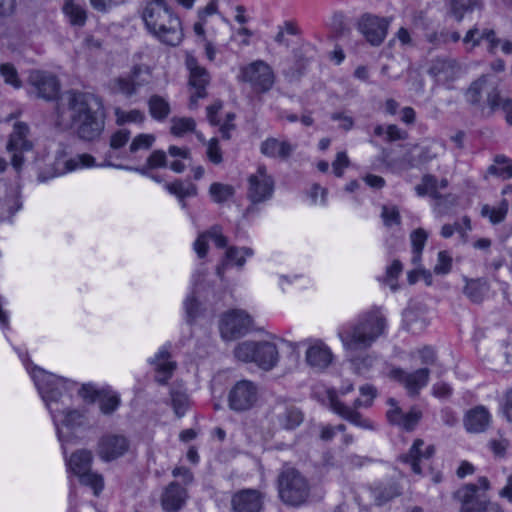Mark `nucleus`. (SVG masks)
I'll use <instances>...</instances> for the list:
<instances>
[{
    "mask_svg": "<svg viewBox=\"0 0 512 512\" xmlns=\"http://www.w3.org/2000/svg\"><path fill=\"white\" fill-rule=\"evenodd\" d=\"M278 493L287 505L299 506L310 494L308 480L295 468H284L278 476Z\"/></svg>",
    "mask_w": 512,
    "mask_h": 512,
    "instance_id": "nucleus-10",
    "label": "nucleus"
},
{
    "mask_svg": "<svg viewBox=\"0 0 512 512\" xmlns=\"http://www.w3.org/2000/svg\"><path fill=\"white\" fill-rule=\"evenodd\" d=\"M464 97L483 117L489 118L497 111L499 89L489 82L487 75H482L470 84Z\"/></svg>",
    "mask_w": 512,
    "mask_h": 512,
    "instance_id": "nucleus-9",
    "label": "nucleus"
},
{
    "mask_svg": "<svg viewBox=\"0 0 512 512\" xmlns=\"http://www.w3.org/2000/svg\"><path fill=\"white\" fill-rule=\"evenodd\" d=\"M381 218L386 227L400 225L401 223V216L396 206L383 205Z\"/></svg>",
    "mask_w": 512,
    "mask_h": 512,
    "instance_id": "nucleus-61",
    "label": "nucleus"
},
{
    "mask_svg": "<svg viewBox=\"0 0 512 512\" xmlns=\"http://www.w3.org/2000/svg\"><path fill=\"white\" fill-rule=\"evenodd\" d=\"M155 142L153 134H139L131 142L129 146V153L136 154L140 150H149Z\"/></svg>",
    "mask_w": 512,
    "mask_h": 512,
    "instance_id": "nucleus-57",
    "label": "nucleus"
},
{
    "mask_svg": "<svg viewBox=\"0 0 512 512\" xmlns=\"http://www.w3.org/2000/svg\"><path fill=\"white\" fill-rule=\"evenodd\" d=\"M487 172L502 179H510L512 178V164L505 156L498 155L495 157L494 164L488 167Z\"/></svg>",
    "mask_w": 512,
    "mask_h": 512,
    "instance_id": "nucleus-44",
    "label": "nucleus"
},
{
    "mask_svg": "<svg viewBox=\"0 0 512 512\" xmlns=\"http://www.w3.org/2000/svg\"><path fill=\"white\" fill-rule=\"evenodd\" d=\"M295 150V146L289 141H280L274 137H268L260 144V152L269 158L288 159Z\"/></svg>",
    "mask_w": 512,
    "mask_h": 512,
    "instance_id": "nucleus-31",
    "label": "nucleus"
},
{
    "mask_svg": "<svg viewBox=\"0 0 512 512\" xmlns=\"http://www.w3.org/2000/svg\"><path fill=\"white\" fill-rule=\"evenodd\" d=\"M131 137L130 130L126 128H120L112 133L110 137V148L112 150H118L124 147Z\"/></svg>",
    "mask_w": 512,
    "mask_h": 512,
    "instance_id": "nucleus-63",
    "label": "nucleus"
},
{
    "mask_svg": "<svg viewBox=\"0 0 512 512\" xmlns=\"http://www.w3.org/2000/svg\"><path fill=\"white\" fill-rule=\"evenodd\" d=\"M253 255L254 250L250 247H228L222 263L216 268V274L223 280L225 270L228 267L235 266L238 270H242L245 266L246 258H250Z\"/></svg>",
    "mask_w": 512,
    "mask_h": 512,
    "instance_id": "nucleus-27",
    "label": "nucleus"
},
{
    "mask_svg": "<svg viewBox=\"0 0 512 512\" xmlns=\"http://www.w3.org/2000/svg\"><path fill=\"white\" fill-rule=\"evenodd\" d=\"M403 265L402 263L395 259L387 268L386 273L383 278V281L386 285L390 287V289L395 292L398 290V277L402 273Z\"/></svg>",
    "mask_w": 512,
    "mask_h": 512,
    "instance_id": "nucleus-52",
    "label": "nucleus"
},
{
    "mask_svg": "<svg viewBox=\"0 0 512 512\" xmlns=\"http://www.w3.org/2000/svg\"><path fill=\"white\" fill-rule=\"evenodd\" d=\"M142 19L148 31L161 43L177 46L182 42L181 21L166 0L149 1L143 10Z\"/></svg>",
    "mask_w": 512,
    "mask_h": 512,
    "instance_id": "nucleus-4",
    "label": "nucleus"
},
{
    "mask_svg": "<svg viewBox=\"0 0 512 512\" xmlns=\"http://www.w3.org/2000/svg\"><path fill=\"white\" fill-rule=\"evenodd\" d=\"M452 256L446 250L439 251L437 256V263L434 266V273L437 275H446L452 268Z\"/></svg>",
    "mask_w": 512,
    "mask_h": 512,
    "instance_id": "nucleus-60",
    "label": "nucleus"
},
{
    "mask_svg": "<svg viewBox=\"0 0 512 512\" xmlns=\"http://www.w3.org/2000/svg\"><path fill=\"white\" fill-rule=\"evenodd\" d=\"M129 448L130 441L126 436L106 433L99 438L96 452L101 460L110 462L124 456Z\"/></svg>",
    "mask_w": 512,
    "mask_h": 512,
    "instance_id": "nucleus-18",
    "label": "nucleus"
},
{
    "mask_svg": "<svg viewBox=\"0 0 512 512\" xmlns=\"http://www.w3.org/2000/svg\"><path fill=\"white\" fill-rule=\"evenodd\" d=\"M113 89L126 97H132L138 92L129 73L115 78L113 80Z\"/></svg>",
    "mask_w": 512,
    "mask_h": 512,
    "instance_id": "nucleus-50",
    "label": "nucleus"
},
{
    "mask_svg": "<svg viewBox=\"0 0 512 512\" xmlns=\"http://www.w3.org/2000/svg\"><path fill=\"white\" fill-rule=\"evenodd\" d=\"M359 392L361 397L355 399L352 406L346 405L335 394H329L330 408L334 413L351 424L365 430H374V423L370 419L363 417L358 410L360 408H369L373 405L374 399L378 395L377 388L372 384H364L359 388Z\"/></svg>",
    "mask_w": 512,
    "mask_h": 512,
    "instance_id": "nucleus-5",
    "label": "nucleus"
},
{
    "mask_svg": "<svg viewBox=\"0 0 512 512\" xmlns=\"http://www.w3.org/2000/svg\"><path fill=\"white\" fill-rule=\"evenodd\" d=\"M14 350L16 351V353L18 354L19 358L21 359L23 365L25 366L27 372L29 373L30 377L32 378L33 382H34V385L35 387L37 388V382H36V377L40 376L41 373L42 374H46V375H50V376H56L55 374L53 373H50L46 370H44L43 368L37 366V365H34L33 362L31 361L30 357H29V354L26 350H22L20 348H17L15 347Z\"/></svg>",
    "mask_w": 512,
    "mask_h": 512,
    "instance_id": "nucleus-48",
    "label": "nucleus"
},
{
    "mask_svg": "<svg viewBox=\"0 0 512 512\" xmlns=\"http://www.w3.org/2000/svg\"><path fill=\"white\" fill-rule=\"evenodd\" d=\"M508 208L509 202L506 199H503L500 205L496 208H491L488 205L483 206L482 215L488 216L493 224H498L505 219Z\"/></svg>",
    "mask_w": 512,
    "mask_h": 512,
    "instance_id": "nucleus-51",
    "label": "nucleus"
},
{
    "mask_svg": "<svg viewBox=\"0 0 512 512\" xmlns=\"http://www.w3.org/2000/svg\"><path fill=\"white\" fill-rule=\"evenodd\" d=\"M375 361L376 355L370 353L353 357L350 360V364L352 366L353 372L356 375L364 376L371 370Z\"/></svg>",
    "mask_w": 512,
    "mask_h": 512,
    "instance_id": "nucleus-46",
    "label": "nucleus"
},
{
    "mask_svg": "<svg viewBox=\"0 0 512 512\" xmlns=\"http://www.w3.org/2000/svg\"><path fill=\"white\" fill-rule=\"evenodd\" d=\"M170 401L175 415L178 418L183 417L190 406V399L186 391L181 387H172L170 389Z\"/></svg>",
    "mask_w": 512,
    "mask_h": 512,
    "instance_id": "nucleus-41",
    "label": "nucleus"
},
{
    "mask_svg": "<svg viewBox=\"0 0 512 512\" xmlns=\"http://www.w3.org/2000/svg\"><path fill=\"white\" fill-rule=\"evenodd\" d=\"M36 379L37 391L49 410L57 438L65 453L66 445L77 441L76 431L90 428L88 410L86 408L60 409V405L64 404V398H72L74 390L77 388L76 381L42 373Z\"/></svg>",
    "mask_w": 512,
    "mask_h": 512,
    "instance_id": "nucleus-1",
    "label": "nucleus"
},
{
    "mask_svg": "<svg viewBox=\"0 0 512 512\" xmlns=\"http://www.w3.org/2000/svg\"><path fill=\"white\" fill-rule=\"evenodd\" d=\"M387 404L390 406L386 412L388 422L406 431L414 430L422 418V412L416 407H412L407 413L403 412L394 398H389Z\"/></svg>",
    "mask_w": 512,
    "mask_h": 512,
    "instance_id": "nucleus-23",
    "label": "nucleus"
},
{
    "mask_svg": "<svg viewBox=\"0 0 512 512\" xmlns=\"http://www.w3.org/2000/svg\"><path fill=\"white\" fill-rule=\"evenodd\" d=\"M253 325L252 317L244 310L233 309L221 317L219 330L225 340H232L247 334Z\"/></svg>",
    "mask_w": 512,
    "mask_h": 512,
    "instance_id": "nucleus-13",
    "label": "nucleus"
},
{
    "mask_svg": "<svg viewBox=\"0 0 512 512\" xmlns=\"http://www.w3.org/2000/svg\"><path fill=\"white\" fill-rule=\"evenodd\" d=\"M371 494L377 506H382L387 502L402 494L400 485L395 481L380 482L371 488Z\"/></svg>",
    "mask_w": 512,
    "mask_h": 512,
    "instance_id": "nucleus-36",
    "label": "nucleus"
},
{
    "mask_svg": "<svg viewBox=\"0 0 512 512\" xmlns=\"http://www.w3.org/2000/svg\"><path fill=\"white\" fill-rule=\"evenodd\" d=\"M430 370L420 368L414 372H406L401 368H394L391 371V377L401 383L408 391L410 396H415L428 383Z\"/></svg>",
    "mask_w": 512,
    "mask_h": 512,
    "instance_id": "nucleus-24",
    "label": "nucleus"
},
{
    "mask_svg": "<svg viewBox=\"0 0 512 512\" xmlns=\"http://www.w3.org/2000/svg\"><path fill=\"white\" fill-rule=\"evenodd\" d=\"M390 19L369 13L363 14L357 21V28L373 46H379L386 38Z\"/></svg>",
    "mask_w": 512,
    "mask_h": 512,
    "instance_id": "nucleus-16",
    "label": "nucleus"
},
{
    "mask_svg": "<svg viewBox=\"0 0 512 512\" xmlns=\"http://www.w3.org/2000/svg\"><path fill=\"white\" fill-rule=\"evenodd\" d=\"M148 108L151 117L159 122L165 121L171 112L169 102L159 95H152L149 98Z\"/></svg>",
    "mask_w": 512,
    "mask_h": 512,
    "instance_id": "nucleus-40",
    "label": "nucleus"
},
{
    "mask_svg": "<svg viewBox=\"0 0 512 512\" xmlns=\"http://www.w3.org/2000/svg\"><path fill=\"white\" fill-rule=\"evenodd\" d=\"M331 27L337 37H343L350 31L349 22L342 12L334 13L331 20Z\"/></svg>",
    "mask_w": 512,
    "mask_h": 512,
    "instance_id": "nucleus-62",
    "label": "nucleus"
},
{
    "mask_svg": "<svg viewBox=\"0 0 512 512\" xmlns=\"http://www.w3.org/2000/svg\"><path fill=\"white\" fill-rule=\"evenodd\" d=\"M165 189L172 195H175L179 202H183L186 197H194L198 193L197 186L193 183L184 184L181 180L173 183H166Z\"/></svg>",
    "mask_w": 512,
    "mask_h": 512,
    "instance_id": "nucleus-42",
    "label": "nucleus"
},
{
    "mask_svg": "<svg viewBox=\"0 0 512 512\" xmlns=\"http://www.w3.org/2000/svg\"><path fill=\"white\" fill-rule=\"evenodd\" d=\"M387 330L388 320L382 308L372 306L340 326L337 336L345 351L362 352L370 349L380 338L385 337Z\"/></svg>",
    "mask_w": 512,
    "mask_h": 512,
    "instance_id": "nucleus-2",
    "label": "nucleus"
},
{
    "mask_svg": "<svg viewBox=\"0 0 512 512\" xmlns=\"http://www.w3.org/2000/svg\"><path fill=\"white\" fill-rule=\"evenodd\" d=\"M482 7V0H449L448 14L457 22H461L466 14Z\"/></svg>",
    "mask_w": 512,
    "mask_h": 512,
    "instance_id": "nucleus-37",
    "label": "nucleus"
},
{
    "mask_svg": "<svg viewBox=\"0 0 512 512\" xmlns=\"http://www.w3.org/2000/svg\"><path fill=\"white\" fill-rule=\"evenodd\" d=\"M97 402L100 412L105 416H110L120 407L121 398L110 386H105L101 388Z\"/></svg>",
    "mask_w": 512,
    "mask_h": 512,
    "instance_id": "nucleus-38",
    "label": "nucleus"
},
{
    "mask_svg": "<svg viewBox=\"0 0 512 512\" xmlns=\"http://www.w3.org/2000/svg\"><path fill=\"white\" fill-rule=\"evenodd\" d=\"M28 83L32 87V92L38 98L46 101L57 99L60 92V82L58 78L47 71L32 70L28 76Z\"/></svg>",
    "mask_w": 512,
    "mask_h": 512,
    "instance_id": "nucleus-17",
    "label": "nucleus"
},
{
    "mask_svg": "<svg viewBox=\"0 0 512 512\" xmlns=\"http://www.w3.org/2000/svg\"><path fill=\"white\" fill-rule=\"evenodd\" d=\"M186 67L189 70V85L195 90L190 96V107H193L197 105L199 99L207 96L206 88L210 83V74L191 55L186 58Z\"/></svg>",
    "mask_w": 512,
    "mask_h": 512,
    "instance_id": "nucleus-19",
    "label": "nucleus"
},
{
    "mask_svg": "<svg viewBox=\"0 0 512 512\" xmlns=\"http://www.w3.org/2000/svg\"><path fill=\"white\" fill-rule=\"evenodd\" d=\"M0 75L3 77L5 83L18 89L21 87V80L19 79L17 69L11 63H2L0 65Z\"/></svg>",
    "mask_w": 512,
    "mask_h": 512,
    "instance_id": "nucleus-58",
    "label": "nucleus"
},
{
    "mask_svg": "<svg viewBox=\"0 0 512 512\" xmlns=\"http://www.w3.org/2000/svg\"><path fill=\"white\" fill-rule=\"evenodd\" d=\"M241 78L249 83L257 93H266L274 85L275 75L272 68L264 61L257 60L241 68Z\"/></svg>",
    "mask_w": 512,
    "mask_h": 512,
    "instance_id": "nucleus-11",
    "label": "nucleus"
},
{
    "mask_svg": "<svg viewBox=\"0 0 512 512\" xmlns=\"http://www.w3.org/2000/svg\"><path fill=\"white\" fill-rule=\"evenodd\" d=\"M490 420L489 411L484 406H477L466 413L464 426L468 432L480 433L488 428Z\"/></svg>",
    "mask_w": 512,
    "mask_h": 512,
    "instance_id": "nucleus-33",
    "label": "nucleus"
},
{
    "mask_svg": "<svg viewBox=\"0 0 512 512\" xmlns=\"http://www.w3.org/2000/svg\"><path fill=\"white\" fill-rule=\"evenodd\" d=\"M265 495L253 488H244L235 492L231 497L233 512H262Z\"/></svg>",
    "mask_w": 512,
    "mask_h": 512,
    "instance_id": "nucleus-21",
    "label": "nucleus"
},
{
    "mask_svg": "<svg viewBox=\"0 0 512 512\" xmlns=\"http://www.w3.org/2000/svg\"><path fill=\"white\" fill-rule=\"evenodd\" d=\"M63 100L78 137L88 142L99 139L105 127L100 99L87 92L69 90L64 94Z\"/></svg>",
    "mask_w": 512,
    "mask_h": 512,
    "instance_id": "nucleus-3",
    "label": "nucleus"
},
{
    "mask_svg": "<svg viewBox=\"0 0 512 512\" xmlns=\"http://www.w3.org/2000/svg\"><path fill=\"white\" fill-rule=\"evenodd\" d=\"M234 356L241 362L254 363L264 371L272 370L279 361L278 348L270 341H242L236 345Z\"/></svg>",
    "mask_w": 512,
    "mask_h": 512,
    "instance_id": "nucleus-8",
    "label": "nucleus"
},
{
    "mask_svg": "<svg viewBox=\"0 0 512 512\" xmlns=\"http://www.w3.org/2000/svg\"><path fill=\"white\" fill-rule=\"evenodd\" d=\"M93 166H95V158L90 154H79L69 159H66L63 155H59L53 162V174L51 177L61 176L78 169Z\"/></svg>",
    "mask_w": 512,
    "mask_h": 512,
    "instance_id": "nucleus-26",
    "label": "nucleus"
},
{
    "mask_svg": "<svg viewBox=\"0 0 512 512\" xmlns=\"http://www.w3.org/2000/svg\"><path fill=\"white\" fill-rule=\"evenodd\" d=\"M427 238H428V234L422 228H418L411 233L410 239H411L412 254H413L412 262L414 264H418L420 262L422 251L426 244Z\"/></svg>",
    "mask_w": 512,
    "mask_h": 512,
    "instance_id": "nucleus-45",
    "label": "nucleus"
},
{
    "mask_svg": "<svg viewBox=\"0 0 512 512\" xmlns=\"http://www.w3.org/2000/svg\"><path fill=\"white\" fill-rule=\"evenodd\" d=\"M433 199L435 200V208L434 209H435L436 213L441 216L451 213L453 211L454 207H456V205L458 203V198L454 194H446V195H442L441 193L434 194Z\"/></svg>",
    "mask_w": 512,
    "mask_h": 512,
    "instance_id": "nucleus-49",
    "label": "nucleus"
},
{
    "mask_svg": "<svg viewBox=\"0 0 512 512\" xmlns=\"http://www.w3.org/2000/svg\"><path fill=\"white\" fill-rule=\"evenodd\" d=\"M465 285L462 289L463 294L475 304H480L484 301L487 296L490 285L486 278H468L467 276L462 277Z\"/></svg>",
    "mask_w": 512,
    "mask_h": 512,
    "instance_id": "nucleus-32",
    "label": "nucleus"
},
{
    "mask_svg": "<svg viewBox=\"0 0 512 512\" xmlns=\"http://www.w3.org/2000/svg\"><path fill=\"white\" fill-rule=\"evenodd\" d=\"M63 454L68 471H71L77 477L91 470L93 455L90 450L79 449L73 452L70 457H67L66 452H63Z\"/></svg>",
    "mask_w": 512,
    "mask_h": 512,
    "instance_id": "nucleus-34",
    "label": "nucleus"
},
{
    "mask_svg": "<svg viewBox=\"0 0 512 512\" xmlns=\"http://www.w3.org/2000/svg\"><path fill=\"white\" fill-rule=\"evenodd\" d=\"M312 50L313 47L310 44H305L299 50L295 51V64L290 69V71L287 72V75L291 76L292 78H300L305 73L307 66L312 58L311 56L307 55Z\"/></svg>",
    "mask_w": 512,
    "mask_h": 512,
    "instance_id": "nucleus-39",
    "label": "nucleus"
},
{
    "mask_svg": "<svg viewBox=\"0 0 512 512\" xmlns=\"http://www.w3.org/2000/svg\"><path fill=\"white\" fill-rule=\"evenodd\" d=\"M304 419L302 411L292 403L277 402L270 412V423L275 429L294 430Z\"/></svg>",
    "mask_w": 512,
    "mask_h": 512,
    "instance_id": "nucleus-15",
    "label": "nucleus"
},
{
    "mask_svg": "<svg viewBox=\"0 0 512 512\" xmlns=\"http://www.w3.org/2000/svg\"><path fill=\"white\" fill-rule=\"evenodd\" d=\"M28 134L29 126L24 122H16L6 146L7 151L12 154L11 164L17 172L24 163L22 153L33 148L32 142L27 139Z\"/></svg>",
    "mask_w": 512,
    "mask_h": 512,
    "instance_id": "nucleus-14",
    "label": "nucleus"
},
{
    "mask_svg": "<svg viewBox=\"0 0 512 512\" xmlns=\"http://www.w3.org/2000/svg\"><path fill=\"white\" fill-rule=\"evenodd\" d=\"M78 478L82 485L88 486L93 490L95 496H98L104 488L103 477L91 470L82 474Z\"/></svg>",
    "mask_w": 512,
    "mask_h": 512,
    "instance_id": "nucleus-53",
    "label": "nucleus"
},
{
    "mask_svg": "<svg viewBox=\"0 0 512 512\" xmlns=\"http://www.w3.org/2000/svg\"><path fill=\"white\" fill-rule=\"evenodd\" d=\"M235 194V189L232 185L214 182L209 187V195L213 202L223 204L231 199Z\"/></svg>",
    "mask_w": 512,
    "mask_h": 512,
    "instance_id": "nucleus-43",
    "label": "nucleus"
},
{
    "mask_svg": "<svg viewBox=\"0 0 512 512\" xmlns=\"http://www.w3.org/2000/svg\"><path fill=\"white\" fill-rule=\"evenodd\" d=\"M423 446L424 441L422 439H416L410 447L409 451L399 457L400 461L402 463L408 464L412 472L417 475L422 474L420 460L429 459L435 453V447L433 445H428L424 450L422 449Z\"/></svg>",
    "mask_w": 512,
    "mask_h": 512,
    "instance_id": "nucleus-28",
    "label": "nucleus"
},
{
    "mask_svg": "<svg viewBox=\"0 0 512 512\" xmlns=\"http://www.w3.org/2000/svg\"><path fill=\"white\" fill-rule=\"evenodd\" d=\"M258 397L259 389L253 381L239 380L229 391L228 406L235 412H245L255 406Z\"/></svg>",
    "mask_w": 512,
    "mask_h": 512,
    "instance_id": "nucleus-12",
    "label": "nucleus"
},
{
    "mask_svg": "<svg viewBox=\"0 0 512 512\" xmlns=\"http://www.w3.org/2000/svg\"><path fill=\"white\" fill-rule=\"evenodd\" d=\"M500 412L509 423H512V386L503 395L500 402Z\"/></svg>",
    "mask_w": 512,
    "mask_h": 512,
    "instance_id": "nucleus-64",
    "label": "nucleus"
},
{
    "mask_svg": "<svg viewBox=\"0 0 512 512\" xmlns=\"http://www.w3.org/2000/svg\"><path fill=\"white\" fill-rule=\"evenodd\" d=\"M115 115L118 125H123L125 123H142L145 120L144 113L137 109L130 111L117 109Z\"/></svg>",
    "mask_w": 512,
    "mask_h": 512,
    "instance_id": "nucleus-56",
    "label": "nucleus"
},
{
    "mask_svg": "<svg viewBox=\"0 0 512 512\" xmlns=\"http://www.w3.org/2000/svg\"><path fill=\"white\" fill-rule=\"evenodd\" d=\"M187 499V489L177 481H172L163 488L160 503L165 512H178L186 505Z\"/></svg>",
    "mask_w": 512,
    "mask_h": 512,
    "instance_id": "nucleus-25",
    "label": "nucleus"
},
{
    "mask_svg": "<svg viewBox=\"0 0 512 512\" xmlns=\"http://www.w3.org/2000/svg\"><path fill=\"white\" fill-rule=\"evenodd\" d=\"M196 122L191 117H173L171 119L170 132L172 135L181 137L189 132H193Z\"/></svg>",
    "mask_w": 512,
    "mask_h": 512,
    "instance_id": "nucleus-47",
    "label": "nucleus"
},
{
    "mask_svg": "<svg viewBox=\"0 0 512 512\" xmlns=\"http://www.w3.org/2000/svg\"><path fill=\"white\" fill-rule=\"evenodd\" d=\"M61 10L71 26L82 28L86 25L88 12L85 5L75 0H63Z\"/></svg>",
    "mask_w": 512,
    "mask_h": 512,
    "instance_id": "nucleus-35",
    "label": "nucleus"
},
{
    "mask_svg": "<svg viewBox=\"0 0 512 512\" xmlns=\"http://www.w3.org/2000/svg\"><path fill=\"white\" fill-rule=\"evenodd\" d=\"M148 363L154 369V380L160 385H166L177 368V363L171 359L170 344L160 347Z\"/></svg>",
    "mask_w": 512,
    "mask_h": 512,
    "instance_id": "nucleus-20",
    "label": "nucleus"
},
{
    "mask_svg": "<svg viewBox=\"0 0 512 512\" xmlns=\"http://www.w3.org/2000/svg\"><path fill=\"white\" fill-rule=\"evenodd\" d=\"M74 392H77L78 395L86 402V403H95L97 402L101 388H98L93 383H84L79 385L77 383V388L74 390Z\"/></svg>",
    "mask_w": 512,
    "mask_h": 512,
    "instance_id": "nucleus-55",
    "label": "nucleus"
},
{
    "mask_svg": "<svg viewBox=\"0 0 512 512\" xmlns=\"http://www.w3.org/2000/svg\"><path fill=\"white\" fill-rule=\"evenodd\" d=\"M204 276L205 269L203 267L197 269L193 273L191 278V294L188 295L183 302L186 322L189 324H192L200 315V304L197 301L195 295L199 293L200 285Z\"/></svg>",
    "mask_w": 512,
    "mask_h": 512,
    "instance_id": "nucleus-29",
    "label": "nucleus"
},
{
    "mask_svg": "<svg viewBox=\"0 0 512 512\" xmlns=\"http://www.w3.org/2000/svg\"><path fill=\"white\" fill-rule=\"evenodd\" d=\"M483 35L484 29H480L477 24L470 28L463 38V43L467 46V50L471 51L478 47L481 41L484 40Z\"/></svg>",
    "mask_w": 512,
    "mask_h": 512,
    "instance_id": "nucleus-59",
    "label": "nucleus"
},
{
    "mask_svg": "<svg viewBox=\"0 0 512 512\" xmlns=\"http://www.w3.org/2000/svg\"><path fill=\"white\" fill-rule=\"evenodd\" d=\"M129 75L131 76L133 84L137 90L150 83L151 71L147 66L134 65L129 72Z\"/></svg>",
    "mask_w": 512,
    "mask_h": 512,
    "instance_id": "nucleus-54",
    "label": "nucleus"
},
{
    "mask_svg": "<svg viewBox=\"0 0 512 512\" xmlns=\"http://www.w3.org/2000/svg\"><path fill=\"white\" fill-rule=\"evenodd\" d=\"M459 66L454 59L450 58H437L432 61L428 70L438 83H449L457 78Z\"/></svg>",
    "mask_w": 512,
    "mask_h": 512,
    "instance_id": "nucleus-30",
    "label": "nucleus"
},
{
    "mask_svg": "<svg viewBox=\"0 0 512 512\" xmlns=\"http://www.w3.org/2000/svg\"><path fill=\"white\" fill-rule=\"evenodd\" d=\"M490 482L487 477H479L476 483H468L459 488L455 497L461 503L460 512H504L497 503L489 500L487 491Z\"/></svg>",
    "mask_w": 512,
    "mask_h": 512,
    "instance_id": "nucleus-7",
    "label": "nucleus"
},
{
    "mask_svg": "<svg viewBox=\"0 0 512 512\" xmlns=\"http://www.w3.org/2000/svg\"><path fill=\"white\" fill-rule=\"evenodd\" d=\"M333 359L331 349L321 339H309L305 353V361L309 367L324 371L332 364Z\"/></svg>",
    "mask_w": 512,
    "mask_h": 512,
    "instance_id": "nucleus-22",
    "label": "nucleus"
},
{
    "mask_svg": "<svg viewBox=\"0 0 512 512\" xmlns=\"http://www.w3.org/2000/svg\"><path fill=\"white\" fill-rule=\"evenodd\" d=\"M275 179L268 173L265 165H259L256 172L247 179L246 197L250 204L243 212L245 219H250L259 213L258 205L264 204L273 198Z\"/></svg>",
    "mask_w": 512,
    "mask_h": 512,
    "instance_id": "nucleus-6",
    "label": "nucleus"
}]
</instances>
